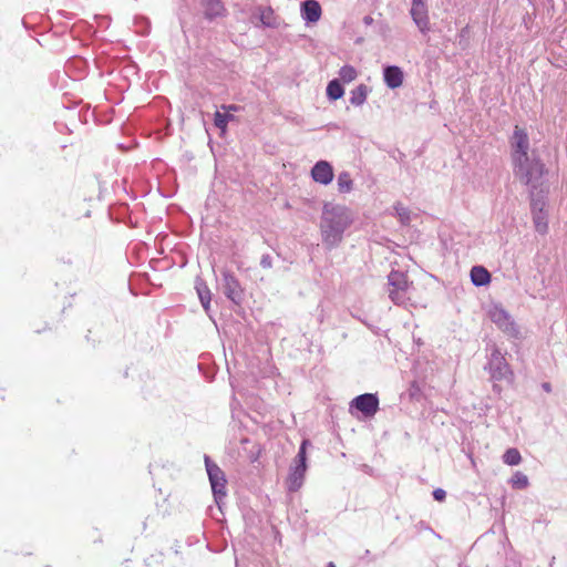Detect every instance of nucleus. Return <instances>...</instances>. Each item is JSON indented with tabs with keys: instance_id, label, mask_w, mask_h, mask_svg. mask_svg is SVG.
I'll return each mask as SVG.
<instances>
[{
	"instance_id": "f257e3e1",
	"label": "nucleus",
	"mask_w": 567,
	"mask_h": 567,
	"mask_svg": "<svg viewBox=\"0 0 567 567\" xmlns=\"http://www.w3.org/2000/svg\"><path fill=\"white\" fill-rule=\"evenodd\" d=\"M352 223L353 216L348 207L326 203L320 219V234L324 247L328 250L337 248Z\"/></svg>"
},
{
	"instance_id": "f03ea898",
	"label": "nucleus",
	"mask_w": 567,
	"mask_h": 567,
	"mask_svg": "<svg viewBox=\"0 0 567 567\" xmlns=\"http://www.w3.org/2000/svg\"><path fill=\"white\" fill-rule=\"evenodd\" d=\"M513 172L515 177L529 188H538L542 185H546L544 175L547 173V169L535 152L526 161L520 159L514 163Z\"/></svg>"
},
{
	"instance_id": "7ed1b4c3",
	"label": "nucleus",
	"mask_w": 567,
	"mask_h": 567,
	"mask_svg": "<svg viewBox=\"0 0 567 567\" xmlns=\"http://www.w3.org/2000/svg\"><path fill=\"white\" fill-rule=\"evenodd\" d=\"M489 318L499 330L513 339L520 338V330L512 316L501 306H494L489 310Z\"/></svg>"
},
{
	"instance_id": "20e7f679",
	"label": "nucleus",
	"mask_w": 567,
	"mask_h": 567,
	"mask_svg": "<svg viewBox=\"0 0 567 567\" xmlns=\"http://www.w3.org/2000/svg\"><path fill=\"white\" fill-rule=\"evenodd\" d=\"M206 472L212 485V491L217 504L226 496V477L221 468L205 455Z\"/></svg>"
},
{
	"instance_id": "39448f33",
	"label": "nucleus",
	"mask_w": 567,
	"mask_h": 567,
	"mask_svg": "<svg viewBox=\"0 0 567 567\" xmlns=\"http://www.w3.org/2000/svg\"><path fill=\"white\" fill-rule=\"evenodd\" d=\"M388 285L389 298L395 305H403L408 299L406 291L410 286L408 276L402 271L392 270L388 276Z\"/></svg>"
},
{
	"instance_id": "423d86ee",
	"label": "nucleus",
	"mask_w": 567,
	"mask_h": 567,
	"mask_svg": "<svg viewBox=\"0 0 567 567\" xmlns=\"http://www.w3.org/2000/svg\"><path fill=\"white\" fill-rule=\"evenodd\" d=\"M486 369H488L492 379L497 381L507 380L513 375L509 364L497 348L492 350Z\"/></svg>"
},
{
	"instance_id": "0eeeda50",
	"label": "nucleus",
	"mask_w": 567,
	"mask_h": 567,
	"mask_svg": "<svg viewBox=\"0 0 567 567\" xmlns=\"http://www.w3.org/2000/svg\"><path fill=\"white\" fill-rule=\"evenodd\" d=\"M221 280H223L224 295L234 305L240 306L244 301L245 292H244V289L239 282V280L229 270L221 271Z\"/></svg>"
},
{
	"instance_id": "6e6552de",
	"label": "nucleus",
	"mask_w": 567,
	"mask_h": 567,
	"mask_svg": "<svg viewBox=\"0 0 567 567\" xmlns=\"http://www.w3.org/2000/svg\"><path fill=\"white\" fill-rule=\"evenodd\" d=\"M529 151V138L525 130L515 126L513 138H512V162L513 164L530 157Z\"/></svg>"
},
{
	"instance_id": "1a4fd4ad",
	"label": "nucleus",
	"mask_w": 567,
	"mask_h": 567,
	"mask_svg": "<svg viewBox=\"0 0 567 567\" xmlns=\"http://www.w3.org/2000/svg\"><path fill=\"white\" fill-rule=\"evenodd\" d=\"M357 409L365 417H372L379 410V398L377 393H364L355 396L350 402V410Z\"/></svg>"
},
{
	"instance_id": "9d476101",
	"label": "nucleus",
	"mask_w": 567,
	"mask_h": 567,
	"mask_svg": "<svg viewBox=\"0 0 567 567\" xmlns=\"http://www.w3.org/2000/svg\"><path fill=\"white\" fill-rule=\"evenodd\" d=\"M410 14L420 32L425 34L430 31V19L426 3L412 2Z\"/></svg>"
},
{
	"instance_id": "9b49d317",
	"label": "nucleus",
	"mask_w": 567,
	"mask_h": 567,
	"mask_svg": "<svg viewBox=\"0 0 567 567\" xmlns=\"http://www.w3.org/2000/svg\"><path fill=\"white\" fill-rule=\"evenodd\" d=\"M311 177L315 182L328 185L333 179L332 165L327 161H319L311 168Z\"/></svg>"
},
{
	"instance_id": "f8f14e48",
	"label": "nucleus",
	"mask_w": 567,
	"mask_h": 567,
	"mask_svg": "<svg viewBox=\"0 0 567 567\" xmlns=\"http://www.w3.org/2000/svg\"><path fill=\"white\" fill-rule=\"evenodd\" d=\"M548 186L542 185L538 188H529L530 197V210L533 212H546L547 205Z\"/></svg>"
},
{
	"instance_id": "ddd939ff",
	"label": "nucleus",
	"mask_w": 567,
	"mask_h": 567,
	"mask_svg": "<svg viewBox=\"0 0 567 567\" xmlns=\"http://www.w3.org/2000/svg\"><path fill=\"white\" fill-rule=\"evenodd\" d=\"M307 466L291 465L286 481L289 492H297L303 484Z\"/></svg>"
},
{
	"instance_id": "4468645a",
	"label": "nucleus",
	"mask_w": 567,
	"mask_h": 567,
	"mask_svg": "<svg viewBox=\"0 0 567 567\" xmlns=\"http://www.w3.org/2000/svg\"><path fill=\"white\" fill-rule=\"evenodd\" d=\"M301 18L307 23L317 22L322 13L321 6L317 0H303L301 2Z\"/></svg>"
},
{
	"instance_id": "2eb2a0df",
	"label": "nucleus",
	"mask_w": 567,
	"mask_h": 567,
	"mask_svg": "<svg viewBox=\"0 0 567 567\" xmlns=\"http://www.w3.org/2000/svg\"><path fill=\"white\" fill-rule=\"evenodd\" d=\"M383 80L389 89H398L403 83V71L396 65H388L383 69Z\"/></svg>"
},
{
	"instance_id": "dca6fc26",
	"label": "nucleus",
	"mask_w": 567,
	"mask_h": 567,
	"mask_svg": "<svg viewBox=\"0 0 567 567\" xmlns=\"http://www.w3.org/2000/svg\"><path fill=\"white\" fill-rule=\"evenodd\" d=\"M195 289L205 312L209 313L212 292L206 281L199 276H197L195 279Z\"/></svg>"
},
{
	"instance_id": "f3484780",
	"label": "nucleus",
	"mask_w": 567,
	"mask_h": 567,
	"mask_svg": "<svg viewBox=\"0 0 567 567\" xmlns=\"http://www.w3.org/2000/svg\"><path fill=\"white\" fill-rule=\"evenodd\" d=\"M202 6L204 16L208 20L223 17L226 12L225 6L220 0H203Z\"/></svg>"
},
{
	"instance_id": "a211bd4d",
	"label": "nucleus",
	"mask_w": 567,
	"mask_h": 567,
	"mask_svg": "<svg viewBox=\"0 0 567 567\" xmlns=\"http://www.w3.org/2000/svg\"><path fill=\"white\" fill-rule=\"evenodd\" d=\"M472 284L476 287H483L489 284L491 274L483 266H473L470 272Z\"/></svg>"
},
{
	"instance_id": "6ab92c4d",
	"label": "nucleus",
	"mask_w": 567,
	"mask_h": 567,
	"mask_svg": "<svg viewBox=\"0 0 567 567\" xmlns=\"http://www.w3.org/2000/svg\"><path fill=\"white\" fill-rule=\"evenodd\" d=\"M260 21L267 28L276 29L280 25L279 18L275 14L274 10L268 7L261 10Z\"/></svg>"
},
{
	"instance_id": "aec40b11",
	"label": "nucleus",
	"mask_w": 567,
	"mask_h": 567,
	"mask_svg": "<svg viewBox=\"0 0 567 567\" xmlns=\"http://www.w3.org/2000/svg\"><path fill=\"white\" fill-rule=\"evenodd\" d=\"M368 96V86L365 84L358 85L354 90L351 91L350 103L354 106L362 105Z\"/></svg>"
},
{
	"instance_id": "412c9836",
	"label": "nucleus",
	"mask_w": 567,
	"mask_h": 567,
	"mask_svg": "<svg viewBox=\"0 0 567 567\" xmlns=\"http://www.w3.org/2000/svg\"><path fill=\"white\" fill-rule=\"evenodd\" d=\"M327 96L331 101L341 99L344 94L342 84L338 79L331 80L327 85Z\"/></svg>"
},
{
	"instance_id": "4be33fe9",
	"label": "nucleus",
	"mask_w": 567,
	"mask_h": 567,
	"mask_svg": "<svg viewBox=\"0 0 567 567\" xmlns=\"http://www.w3.org/2000/svg\"><path fill=\"white\" fill-rule=\"evenodd\" d=\"M532 215L536 231L542 235L546 234L548 230L547 212H533Z\"/></svg>"
},
{
	"instance_id": "5701e85b",
	"label": "nucleus",
	"mask_w": 567,
	"mask_h": 567,
	"mask_svg": "<svg viewBox=\"0 0 567 567\" xmlns=\"http://www.w3.org/2000/svg\"><path fill=\"white\" fill-rule=\"evenodd\" d=\"M338 190L342 194L350 193L353 188V182L349 172H341L338 175Z\"/></svg>"
},
{
	"instance_id": "b1692460",
	"label": "nucleus",
	"mask_w": 567,
	"mask_h": 567,
	"mask_svg": "<svg viewBox=\"0 0 567 567\" xmlns=\"http://www.w3.org/2000/svg\"><path fill=\"white\" fill-rule=\"evenodd\" d=\"M233 120H235V116L228 112L221 113L219 111H216L214 114V124L221 132H225V130L227 127V123Z\"/></svg>"
},
{
	"instance_id": "393cba45",
	"label": "nucleus",
	"mask_w": 567,
	"mask_h": 567,
	"mask_svg": "<svg viewBox=\"0 0 567 567\" xmlns=\"http://www.w3.org/2000/svg\"><path fill=\"white\" fill-rule=\"evenodd\" d=\"M502 458L505 464L511 466L518 465L522 461L520 453L515 447L506 450Z\"/></svg>"
},
{
	"instance_id": "a878e982",
	"label": "nucleus",
	"mask_w": 567,
	"mask_h": 567,
	"mask_svg": "<svg viewBox=\"0 0 567 567\" xmlns=\"http://www.w3.org/2000/svg\"><path fill=\"white\" fill-rule=\"evenodd\" d=\"M509 482L512 487L516 489H525L529 485L528 477L519 471L514 473Z\"/></svg>"
},
{
	"instance_id": "bb28decb",
	"label": "nucleus",
	"mask_w": 567,
	"mask_h": 567,
	"mask_svg": "<svg viewBox=\"0 0 567 567\" xmlns=\"http://www.w3.org/2000/svg\"><path fill=\"white\" fill-rule=\"evenodd\" d=\"M357 75H358L357 70L352 65H349V64L343 65L339 70L340 80H342L344 83L352 82L357 78Z\"/></svg>"
},
{
	"instance_id": "cd10ccee",
	"label": "nucleus",
	"mask_w": 567,
	"mask_h": 567,
	"mask_svg": "<svg viewBox=\"0 0 567 567\" xmlns=\"http://www.w3.org/2000/svg\"><path fill=\"white\" fill-rule=\"evenodd\" d=\"M393 208L401 224L408 225L411 220V213L409 208L404 207L401 203H396Z\"/></svg>"
},
{
	"instance_id": "c85d7f7f",
	"label": "nucleus",
	"mask_w": 567,
	"mask_h": 567,
	"mask_svg": "<svg viewBox=\"0 0 567 567\" xmlns=\"http://www.w3.org/2000/svg\"><path fill=\"white\" fill-rule=\"evenodd\" d=\"M309 444L308 440H303L300 444L299 451L293 460V464L307 466V445Z\"/></svg>"
},
{
	"instance_id": "c756f323",
	"label": "nucleus",
	"mask_w": 567,
	"mask_h": 567,
	"mask_svg": "<svg viewBox=\"0 0 567 567\" xmlns=\"http://www.w3.org/2000/svg\"><path fill=\"white\" fill-rule=\"evenodd\" d=\"M260 266L264 269H270L272 267V257L269 254H265L260 258Z\"/></svg>"
},
{
	"instance_id": "7c9ffc66",
	"label": "nucleus",
	"mask_w": 567,
	"mask_h": 567,
	"mask_svg": "<svg viewBox=\"0 0 567 567\" xmlns=\"http://www.w3.org/2000/svg\"><path fill=\"white\" fill-rule=\"evenodd\" d=\"M433 497L437 502H443L446 497V492L443 488H436L433 491Z\"/></svg>"
},
{
	"instance_id": "2f4dec72",
	"label": "nucleus",
	"mask_w": 567,
	"mask_h": 567,
	"mask_svg": "<svg viewBox=\"0 0 567 567\" xmlns=\"http://www.w3.org/2000/svg\"><path fill=\"white\" fill-rule=\"evenodd\" d=\"M363 23L365 25H371L373 23V18L371 16L363 17Z\"/></svg>"
},
{
	"instance_id": "473e14b6",
	"label": "nucleus",
	"mask_w": 567,
	"mask_h": 567,
	"mask_svg": "<svg viewBox=\"0 0 567 567\" xmlns=\"http://www.w3.org/2000/svg\"><path fill=\"white\" fill-rule=\"evenodd\" d=\"M223 109L227 110V112L229 113V111H236L237 110V106L236 105H223Z\"/></svg>"
},
{
	"instance_id": "72a5a7b5",
	"label": "nucleus",
	"mask_w": 567,
	"mask_h": 567,
	"mask_svg": "<svg viewBox=\"0 0 567 567\" xmlns=\"http://www.w3.org/2000/svg\"><path fill=\"white\" fill-rule=\"evenodd\" d=\"M542 386L546 392H550L551 390V386L548 382L543 383Z\"/></svg>"
},
{
	"instance_id": "f704fd0d",
	"label": "nucleus",
	"mask_w": 567,
	"mask_h": 567,
	"mask_svg": "<svg viewBox=\"0 0 567 567\" xmlns=\"http://www.w3.org/2000/svg\"><path fill=\"white\" fill-rule=\"evenodd\" d=\"M412 2L425 3V0H412Z\"/></svg>"
},
{
	"instance_id": "c9c22d12",
	"label": "nucleus",
	"mask_w": 567,
	"mask_h": 567,
	"mask_svg": "<svg viewBox=\"0 0 567 567\" xmlns=\"http://www.w3.org/2000/svg\"><path fill=\"white\" fill-rule=\"evenodd\" d=\"M327 567H337L332 561H330Z\"/></svg>"
}]
</instances>
